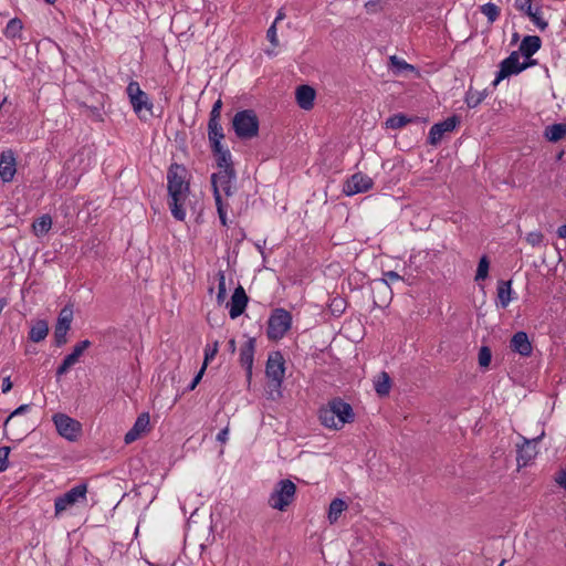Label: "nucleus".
<instances>
[{
    "label": "nucleus",
    "mask_w": 566,
    "mask_h": 566,
    "mask_svg": "<svg viewBox=\"0 0 566 566\" xmlns=\"http://www.w3.org/2000/svg\"><path fill=\"white\" fill-rule=\"evenodd\" d=\"M187 175V168L177 163H172L167 171L168 205L172 217L178 221H184L186 218L184 203L190 192Z\"/></svg>",
    "instance_id": "f257e3e1"
},
{
    "label": "nucleus",
    "mask_w": 566,
    "mask_h": 566,
    "mask_svg": "<svg viewBox=\"0 0 566 566\" xmlns=\"http://www.w3.org/2000/svg\"><path fill=\"white\" fill-rule=\"evenodd\" d=\"M321 423L328 429L339 430L355 420L353 407L340 397L332 398L318 410Z\"/></svg>",
    "instance_id": "f03ea898"
},
{
    "label": "nucleus",
    "mask_w": 566,
    "mask_h": 566,
    "mask_svg": "<svg viewBox=\"0 0 566 566\" xmlns=\"http://www.w3.org/2000/svg\"><path fill=\"white\" fill-rule=\"evenodd\" d=\"M265 375L269 379V395L272 399L282 397L281 387L285 376V359L280 350L270 353Z\"/></svg>",
    "instance_id": "7ed1b4c3"
},
{
    "label": "nucleus",
    "mask_w": 566,
    "mask_h": 566,
    "mask_svg": "<svg viewBox=\"0 0 566 566\" xmlns=\"http://www.w3.org/2000/svg\"><path fill=\"white\" fill-rule=\"evenodd\" d=\"M232 128L241 140H249L258 136L260 120L253 109H242L232 118Z\"/></svg>",
    "instance_id": "20e7f679"
},
{
    "label": "nucleus",
    "mask_w": 566,
    "mask_h": 566,
    "mask_svg": "<svg viewBox=\"0 0 566 566\" xmlns=\"http://www.w3.org/2000/svg\"><path fill=\"white\" fill-rule=\"evenodd\" d=\"M295 493V483L290 479H282L275 483L268 503L272 509L284 512L294 501Z\"/></svg>",
    "instance_id": "39448f33"
},
{
    "label": "nucleus",
    "mask_w": 566,
    "mask_h": 566,
    "mask_svg": "<svg viewBox=\"0 0 566 566\" xmlns=\"http://www.w3.org/2000/svg\"><path fill=\"white\" fill-rule=\"evenodd\" d=\"M291 326L292 314L282 307L274 308L268 319L266 336L270 340H280Z\"/></svg>",
    "instance_id": "423d86ee"
},
{
    "label": "nucleus",
    "mask_w": 566,
    "mask_h": 566,
    "mask_svg": "<svg viewBox=\"0 0 566 566\" xmlns=\"http://www.w3.org/2000/svg\"><path fill=\"white\" fill-rule=\"evenodd\" d=\"M87 484L80 483L54 500V515L61 516L63 512L77 503L86 502Z\"/></svg>",
    "instance_id": "0eeeda50"
},
{
    "label": "nucleus",
    "mask_w": 566,
    "mask_h": 566,
    "mask_svg": "<svg viewBox=\"0 0 566 566\" xmlns=\"http://www.w3.org/2000/svg\"><path fill=\"white\" fill-rule=\"evenodd\" d=\"M126 93L134 112L140 119H146V117L142 115L143 111H147L149 116H153L154 105L148 95L140 88L138 82L130 81L126 87Z\"/></svg>",
    "instance_id": "6e6552de"
},
{
    "label": "nucleus",
    "mask_w": 566,
    "mask_h": 566,
    "mask_svg": "<svg viewBox=\"0 0 566 566\" xmlns=\"http://www.w3.org/2000/svg\"><path fill=\"white\" fill-rule=\"evenodd\" d=\"M237 179V171L234 167H229L228 169H219L218 172L211 175V187L213 191V198H216V191L223 190L227 197H230L234 193L233 184Z\"/></svg>",
    "instance_id": "1a4fd4ad"
},
{
    "label": "nucleus",
    "mask_w": 566,
    "mask_h": 566,
    "mask_svg": "<svg viewBox=\"0 0 566 566\" xmlns=\"http://www.w3.org/2000/svg\"><path fill=\"white\" fill-rule=\"evenodd\" d=\"M52 420L59 434L69 441H75L82 431L81 423L65 413H55Z\"/></svg>",
    "instance_id": "9d476101"
},
{
    "label": "nucleus",
    "mask_w": 566,
    "mask_h": 566,
    "mask_svg": "<svg viewBox=\"0 0 566 566\" xmlns=\"http://www.w3.org/2000/svg\"><path fill=\"white\" fill-rule=\"evenodd\" d=\"M73 310L70 306H64L59 314L54 328V344L56 347H61L66 344V335L71 328Z\"/></svg>",
    "instance_id": "9b49d317"
},
{
    "label": "nucleus",
    "mask_w": 566,
    "mask_h": 566,
    "mask_svg": "<svg viewBox=\"0 0 566 566\" xmlns=\"http://www.w3.org/2000/svg\"><path fill=\"white\" fill-rule=\"evenodd\" d=\"M460 117L458 115H452L446 118L444 120L434 124L430 128L427 140L428 144L431 146H437L441 142L443 135L446 133L453 132L457 128V126L460 125Z\"/></svg>",
    "instance_id": "f8f14e48"
},
{
    "label": "nucleus",
    "mask_w": 566,
    "mask_h": 566,
    "mask_svg": "<svg viewBox=\"0 0 566 566\" xmlns=\"http://www.w3.org/2000/svg\"><path fill=\"white\" fill-rule=\"evenodd\" d=\"M499 67L500 69L496 72L495 78L493 81L494 86H496L504 78L521 73V62L518 52H511V54L500 63Z\"/></svg>",
    "instance_id": "ddd939ff"
},
{
    "label": "nucleus",
    "mask_w": 566,
    "mask_h": 566,
    "mask_svg": "<svg viewBox=\"0 0 566 566\" xmlns=\"http://www.w3.org/2000/svg\"><path fill=\"white\" fill-rule=\"evenodd\" d=\"M373 186L374 181L369 176L356 172L344 184L343 192L346 196H354L370 190Z\"/></svg>",
    "instance_id": "4468645a"
},
{
    "label": "nucleus",
    "mask_w": 566,
    "mask_h": 566,
    "mask_svg": "<svg viewBox=\"0 0 566 566\" xmlns=\"http://www.w3.org/2000/svg\"><path fill=\"white\" fill-rule=\"evenodd\" d=\"M373 303L375 307L387 306L392 298V290L386 279H377L373 281Z\"/></svg>",
    "instance_id": "2eb2a0df"
},
{
    "label": "nucleus",
    "mask_w": 566,
    "mask_h": 566,
    "mask_svg": "<svg viewBox=\"0 0 566 566\" xmlns=\"http://www.w3.org/2000/svg\"><path fill=\"white\" fill-rule=\"evenodd\" d=\"M545 436V432L533 439L523 438V444L517 449V463L518 467H525L528 462L534 459L537 454L536 443L539 442Z\"/></svg>",
    "instance_id": "dca6fc26"
},
{
    "label": "nucleus",
    "mask_w": 566,
    "mask_h": 566,
    "mask_svg": "<svg viewBox=\"0 0 566 566\" xmlns=\"http://www.w3.org/2000/svg\"><path fill=\"white\" fill-rule=\"evenodd\" d=\"M249 303V296L247 295L244 289L241 285H238L230 298V302L227 304V306L230 307L229 315L232 319L238 318L241 316Z\"/></svg>",
    "instance_id": "f3484780"
},
{
    "label": "nucleus",
    "mask_w": 566,
    "mask_h": 566,
    "mask_svg": "<svg viewBox=\"0 0 566 566\" xmlns=\"http://www.w3.org/2000/svg\"><path fill=\"white\" fill-rule=\"evenodd\" d=\"M92 343L88 339H84L78 342L74 347L72 353L66 355L61 363V365L56 369V376L61 377L64 375L69 368H71L73 365H75L78 361V358L82 356L85 349H87Z\"/></svg>",
    "instance_id": "a211bd4d"
},
{
    "label": "nucleus",
    "mask_w": 566,
    "mask_h": 566,
    "mask_svg": "<svg viewBox=\"0 0 566 566\" xmlns=\"http://www.w3.org/2000/svg\"><path fill=\"white\" fill-rule=\"evenodd\" d=\"M255 338L250 337L240 348V365L245 369L247 379L250 382L255 353Z\"/></svg>",
    "instance_id": "6ab92c4d"
},
{
    "label": "nucleus",
    "mask_w": 566,
    "mask_h": 566,
    "mask_svg": "<svg viewBox=\"0 0 566 566\" xmlns=\"http://www.w3.org/2000/svg\"><path fill=\"white\" fill-rule=\"evenodd\" d=\"M17 172V161L14 153L9 149L0 155V178L3 182L12 181Z\"/></svg>",
    "instance_id": "aec40b11"
},
{
    "label": "nucleus",
    "mask_w": 566,
    "mask_h": 566,
    "mask_svg": "<svg viewBox=\"0 0 566 566\" xmlns=\"http://www.w3.org/2000/svg\"><path fill=\"white\" fill-rule=\"evenodd\" d=\"M510 348L512 352L517 353L524 357L531 356L533 350L528 335L523 331H520L513 335L510 343Z\"/></svg>",
    "instance_id": "412c9836"
},
{
    "label": "nucleus",
    "mask_w": 566,
    "mask_h": 566,
    "mask_svg": "<svg viewBox=\"0 0 566 566\" xmlns=\"http://www.w3.org/2000/svg\"><path fill=\"white\" fill-rule=\"evenodd\" d=\"M149 426V415L148 412L140 413L134 426L126 432L124 437V441L126 444H129L134 441H136L143 432L146 431L147 427Z\"/></svg>",
    "instance_id": "4be33fe9"
},
{
    "label": "nucleus",
    "mask_w": 566,
    "mask_h": 566,
    "mask_svg": "<svg viewBox=\"0 0 566 566\" xmlns=\"http://www.w3.org/2000/svg\"><path fill=\"white\" fill-rule=\"evenodd\" d=\"M315 96V90L312 86L305 84L300 85L295 92L296 103L304 111H310L313 108Z\"/></svg>",
    "instance_id": "5701e85b"
},
{
    "label": "nucleus",
    "mask_w": 566,
    "mask_h": 566,
    "mask_svg": "<svg viewBox=\"0 0 566 566\" xmlns=\"http://www.w3.org/2000/svg\"><path fill=\"white\" fill-rule=\"evenodd\" d=\"M542 46V40L537 35H525L518 48V54L524 59L532 57Z\"/></svg>",
    "instance_id": "b1692460"
},
{
    "label": "nucleus",
    "mask_w": 566,
    "mask_h": 566,
    "mask_svg": "<svg viewBox=\"0 0 566 566\" xmlns=\"http://www.w3.org/2000/svg\"><path fill=\"white\" fill-rule=\"evenodd\" d=\"M210 148H211V153L213 155L216 166L218 169H228V166L234 167L233 161H232V155L228 147H224L222 145V146H219V148H217V147H210Z\"/></svg>",
    "instance_id": "393cba45"
},
{
    "label": "nucleus",
    "mask_w": 566,
    "mask_h": 566,
    "mask_svg": "<svg viewBox=\"0 0 566 566\" xmlns=\"http://www.w3.org/2000/svg\"><path fill=\"white\" fill-rule=\"evenodd\" d=\"M512 281L499 280L496 285L497 305L502 308L509 306L512 301Z\"/></svg>",
    "instance_id": "a878e982"
},
{
    "label": "nucleus",
    "mask_w": 566,
    "mask_h": 566,
    "mask_svg": "<svg viewBox=\"0 0 566 566\" xmlns=\"http://www.w3.org/2000/svg\"><path fill=\"white\" fill-rule=\"evenodd\" d=\"M421 122H426V119H422L421 117H418V116L409 117L402 113H398V114H394L392 116L387 118L386 127L390 128V129H399L409 123H421Z\"/></svg>",
    "instance_id": "bb28decb"
},
{
    "label": "nucleus",
    "mask_w": 566,
    "mask_h": 566,
    "mask_svg": "<svg viewBox=\"0 0 566 566\" xmlns=\"http://www.w3.org/2000/svg\"><path fill=\"white\" fill-rule=\"evenodd\" d=\"M224 138L223 128L220 120H208V139L210 147L222 146L221 140Z\"/></svg>",
    "instance_id": "cd10ccee"
},
{
    "label": "nucleus",
    "mask_w": 566,
    "mask_h": 566,
    "mask_svg": "<svg viewBox=\"0 0 566 566\" xmlns=\"http://www.w3.org/2000/svg\"><path fill=\"white\" fill-rule=\"evenodd\" d=\"M544 137L551 143H557L566 137V124L556 123L545 127Z\"/></svg>",
    "instance_id": "c85d7f7f"
},
{
    "label": "nucleus",
    "mask_w": 566,
    "mask_h": 566,
    "mask_svg": "<svg viewBox=\"0 0 566 566\" xmlns=\"http://www.w3.org/2000/svg\"><path fill=\"white\" fill-rule=\"evenodd\" d=\"M49 333L48 322L44 319L36 321L30 328L29 339L39 343L45 339Z\"/></svg>",
    "instance_id": "c756f323"
},
{
    "label": "nucleus",
    "mask_w": 566,
    "mask_h": 566,
    "mask_svg": "<svg viewBox=\"0 0 566 566\" xmlns=\"http://www.w3.org/2000/svg\"><path fill=\"white\" fill-rule=\"evenodd\" d=\"M52 227V218L50 214H43L32 223L33 232L36 237L45 235Z\"/></svg>",
    "instance_id": "7c9ffc66"
},
{
    "label": "nucleus",
    "mask_w": 566,
    "mask_h": 566,
    "mask_svg": "<svg viewBox=\"0 0 566 566\" xmlns=\"http://www.w3.org/2000/svg\"><path fill=\"white\" fill-rule=\"evenodd\" d=\"M391 388V379L386 371H381L375 381V391L378 396H387Z\"/></svg>",
    "instance_id": "2f4dec72"
},
{
    "label": "nucleus",
    "mask_w": 566,
    "mask_h": 566,
    "mask_svg": "<svg viewBox=\"0 0 566 566\" xmlns=\"http://www.w3.org/2000/svg\"><path fill=\"white\" fill-rule=\"evenodd\" d=\"M486 97V91H474L472 87H470L464 97V102L469 108H475L479 106Z\"/></svg>",
    "instance_id": "473e14b6"
},
{
    "label": "nucleus",
    "mask_w": 566,
    "mask_h": 566,
    "mask_svg": "<svg viewBox=\"0 0 566 566\" xmlns=\"http://www.w3.org/2000/svg\"><path fill=\"white\" fill-rule=\"evenodd\" d=\"M347 509V504L344 500L342 499H334L331 504H329V510H328V520L329 522L333 524L335 523L340 513L343 511H345Z\"/></svg>",
    "instance_id": "72a5a7b5"
},
{
    "label": "nucleus",
    "mask_w": 566,
    "mask_h": 566,
    "mask_svg": "<svg viewBox=\"0 0 566 566\" xmlns=\"http://www.w3.org/2000/svg\"><path fill=\"white\" fill-rule=\"evenodd\" d=\"M23 24L19 18H13L9 20L4 29V35L8 39H15L21 36Z\"/></svg>",
    "instance_id": "f704fd0d"
},
{
    "label": "nucleus",
    "mask_w": 566,
    "mask_h": 566,
    "mask_svg": "<svg viewBox=\"0 0 566 566\" xmlns=\"http://www.w3.org/2000/svg\"><path fill=\"white\" fill-rule=\"evenodd\" d=\"M489 269H490V261L486 255H482L480 258V261L478 264L474 280L476 282L485 280L489 275Z\"/></svg>",
    "instance_id": "c9c22d12"
},
{
    "label": "nucleus",
    "mask_w": 566,
    "mask_h": 566,
    "mask_svg": "<svg viewBox=\"0 0 566 566\" xmlns=\"http://www.w3.org/2000/svg\"><path fill=\"white\" fill-rule=\"evenodd\" d=\"M481 12L488 18L490 23L496 21L500 15V9L496 4L488 2L481 7Z\"/></svg>",
    "instance_id": "e433bc0d"
},
{
    "label": "nucleus",
    "mask_w": 566,
    "mask_h": 566,
    "mask_svg": "<svg viewBox=\"0 0 566 566\" xmlns=\"http://www.w3.org/2000/svg\"><path fill=\"white\" fill-rule=\"evenodd\" d=\"M527 17L541 31H545L547 29L548 22L542 18L541 7L534 8L531 12H528Z\"/></svg>",
    "instance_id": "4c0bfd02"
},
{
    "label": "nucleus",
    "mask_w": 566,
    "mask_h": 566,
    "mask_svg": "<svg viewBox=\"0 0 566 566\" xmlns=\"http://www.w3.org/2000/svg\"><path fill=\"white\" fill-rule=\"evenodd\" d=\"M227 296V287H226V275L223 271L218 272V293H217V302L218 304H222Z\"/></svg>",
    "instance_id": "58836bf2"
},
{
    "label": "nucleus",
    "mask_w": 566,
    "mask_h": 566,
    "mask_svg": "<svg viewBox=\"0 0 566 566\" xmlns=\"http://www.w3.org/2000/svg\"><path fill=\"white\" fill-rule=\"evenodd\" d=\"M491 359H492V352H491L490 347L482 346L480 348L479 355H478L479 365L482 368H488L491 364Z\"/></svg>",
    "instance_id": "ea45409f"
},
{
    "label": "nucleus",
    "mask_w": 566,
    "mask_h": 566,
    "mask_svg": "<svg viewBox=\"0 0 566 566\" xmlns=\"http://www.w3.org/2000/svg\"><path fill=\"white\" fill-rule=\"evenodd\" d=\"M214 201H216V207H217V211H218V216H219L220 222H221L222 226H227L228 224V222H227V220H228L227 219V211H226V208H224V205H223L220 191H216Z\"/></svg>",
    "instance_id": "a19ab883"
},
{
    "label": "nucleus",
    "mask_w": 566,
    "mask_h": 566,
    "mask_svg": "<svg viewBox=\"0 0 566 566\" xmlns=\"http://www.w3.org/2000/svg\"><path fill=\"white\" fill-rule=\"evenodd\" d=\"M218 349H219L218 340H216L212 346H210V345L206 346L205 359H203V364H202V366H205V368H207L209 361H211L216 357V355L218 354Z\"/></svg>",
    "instance_id": "79ce46f5"
},
{
    "label": "nucleus",
    "mask_w": 566,
    "mask_h": 566,
    "mask_svg": "<svg viewBox=\"0 0 566 566\" xmlns=\"http://www.w3.org/2000/svg\"><path fill=\"white\" fill-rule=\"evenodd\" d=\"M525 240L532 247H539L544 241V234L541 231H532L526 234Z\"/></svg>",
    "instance_id": "37998d69"
},
{
    "label": "nucleus",
    "mask_w": 566,
    "mask_h": 566,
    "mask_svg": "<svg viewBox=\"0 0 566 566\" xmlns=\"http://www.w3.org/2000/svg\"><path fill=\"white\" fill-rule=\"evenodd\" d=\"M514 7L520 12L524 13L525 15L528 14L534 8H533V0H515Z\"/></svg>",
    "instance_id": "c03bdc74"
},
{
    "label": "nucleus",
    "mask_w": 566,
    "mask_h": 566,
    "mask_svg": "<svg viewBox=\"0 0 566 566\" xmlns=\"http://www.w3.org/2000/svg\"><path fill=\"white\" fill-rule=\"evenodd\" d=\"M10 447H0V472H3L9 467Z\"/></svg>",
    "instance_id": "a18cd8bd"
},
{
    "label": "nucleus",
    "mask_w": 566,
    "mask_h": 566,
    "mask_svg": "<svg viewBox=\"0 0 566 566\" xmlns=\"http://www.w3.org/2000/svg\"><path fill=\"white\" fill-rule=\"evenodd\" d=\"M222 109V101L218 98L210 111L209 120H220Z\"/></svg>",
    "instance_id": "49530a36"
},
{
    "label": "nucleus",
    "mask_w": 566,
    "mask_h": 566,
    "mask_svg": "<svg viewBox=\"0 0 566 566\" xmlns=\"http://www.w3.org/2000/svg\"><path fill=\"white\" fill-rule=\"evenodd\" d=\"M31 408V405L29 403H24V405H21L19 406L17 409H14L9 416L8 418L6 419L4 421V427L9 423V421L15 417V416H20V415H23L27 411H29Z\"/></svg>",
    "instance_id": "de8ad7c7"
},
{
    "label": "nucleus",
    "mask_w": 566,
    "mask_h": 566,
    "mask_svg": "<svg viewBox=\"0 0 566 566\" xmlns=\"http://www.w3.org/2000/svg\"><path fill=\"white\" fill-rule=\"evenodd\" d=\"M266 39L270 41V43L273 46H277L279 45L275 22H273L272 25L268 29V31H266Z\"/></svg>",
    "instance_id": "09e8293b"
},
{
    "label": "nucleus",
    "mask_w": 566,
    "mask_h": 566,
    "mask_svg": "<svg viewBox=\"0 0 566 566\" xmlns=\"http://www.w3.org/2000/svg\"><path fill=\"white\" fill-rule=\"evenodd\" d=\"M381 2L382 0H369L365 3V8L369 13H377L382 9Z\"/></svg>",
    "instance_id": "8fccbe9b"
},
{
    "label": "nucleus",
    "mask_w": 566,
    "mask_h": 566,
    "mask_svg": "<svg viewBox=\"0 0 566 566\" xmlns=\"http://www.w3.org/2000/svg\"><path fill=\"white\" fill-rule=\"evenodd\" d=\"M205 371H206L205 366H201L200 370L196 374V376L193 377L191 382L187 386V388H186L187 391H192L198 386V384L200 382Z\"/></svg>",
    "instance_id": "3c124183"
},
{
    "label": "nucleus",
    "mask_w": 566,
    "mask_h": 566,
    "mask_svg": "<svg viewBox=\"0 0 566 566\" xmlns=\"http://www.w3.org/2000/svg\"><path fill=\"white\" fill-rule=\"evenodd\" d=\"M390 61L394 65H397L399 70H406V69H412V66L410 64H408L407 62L405 61H401L399 60L396 55H392L390 57Z\"/></svg>",
    "instance_id": "603ef678"
},
{
    "label": "nucleus",
    "mask_w": 566,
    "mask_h": 566,
    "mask_svg": "<svg viewBox=\"0 0 566 566\" xmlns=\"http://www.w3.org/2000/svg\"><path fill=\"white\" fill-rule=\"evenodd\" d=\"M344 304H345V302H344V300H342V298H340V300H334V301H333V304H332V306H334V307L332 308V312H333L334 314H335V313L342 314V313L344 312V310H345Z\"/></svg>",
    "instance_id": "864d4df0"
},
{
    "label": "nucleus",
    "mask_w": 566,
    "mask_h": 566,
    "mask_svg": "<svg viewBox=\"0 0 566 566\" xmlns=\"http://www.w3.org/2000/svg\"><path fill=\"white\" fill-rule=\"evenodd\" d=\"M384 279H386L387 281H400L402 280V276H400L396 271H387V272H384Z\"/></svg>",
    "instance_id": "5fc2aeb1"
},
{
    "label": "nucleus",
    "mask_w": 566,
    "mask_h": 566,
    "mask_svg": "<svg viewBox=\"0 0 566 566\" xmlns=\"http://www.w3.org/2000/svg\"><path fill=\"white\" fill-rule=\"evenodd\" d=\"M12 381L10 379V377H6L2 379V385H1V391L2 394H7L9 392L11 389H12Z\"/></svg>",
    "instance_id": "6e6d98bb"
},
{
    "label": "nucleus",
    "mask_w": 566,
    "mask_h": 566,
    "mask_svg": "<svg viewBox=\"0 0 566 566\" xmlns=\"http://www.w3.org/2000/svg\"><path fill=\"white\" fill-rule=\"evenodd\" d=\"M537 64V61L530 57L525 59L523 62H521V72L525 71L526 69L534 66Z\"/></svg>",
    "instance_id": "4d7b16f0"
},
{
    "label": "nucleus",
    "mask_w": 566,
    "mask_h": 566,
    "mask_svg": "<svg viewBox=\"0 0 566 566\" xmlns=\"http://www.w3.org/2000/svg\"><path fill=\"white\" fill-rule=\"evenodd\" d=\"M228 434H229V429L228 428H223L222 430L219 431V433L217 434V440L221 443H224L227 440H228Z\"/></svg>",
    "instance_id": "13d9d810"
},
{
    "label": "nucleus",
    "mask_w": 566,
    "mask_h": 566,
    "mask_svg": "<svg viewBox=\"0 0 566 566\" xmlns=\"http://www.w3.org/2000/svg\"><path fill=\"white\" fill-rule=\"evenodd\" d=\"M228 349L231 354H234L235 350H237V344H235V339L234 338H231L229 342H228Z\"/></svg>",
    "instance_id": "bf43d9fd"
},
{
    "label": "nucleus",
    "mask_w": 566,
    "mask_h": 566,
    "mask_svg": "<svg viewBox=\"0 0 566 566\" xmlns=\"http://www.w3.org/2000/svg\"><path fill=\"white\" fill-rule=\"evenodd\" d=\"M557 235L562 239L566 238V224L559 226L557 229Z\"/></svg>",
    "instance_id": "052dcab7"
},
{
    "label": "nucleus",
    "mask_w": 566,
    "mask_h": 566,
    "mask_svg": "<svg viewBox=\"0 0 566 566\" xmlns=\"http://www.w3.org/2000/svg\"><path fill=\"white\" fill-rule=\"evenodd\" d=\"M283 18H284V13H283V11L281 9V10H279L277 15H276L274 22L276 23L279 20H282Z\"/></svg>",
    "instance_id": "680f3d73"
},
{
    "label": "nucleus",
    "mask_w": 566,
    "mask_h": 566,
    "mask_svg": "<svg viewBox=\"0 0 566 566\" xmlns=\"http://www.w3.org/2000/svg\"><path fill=\"white\" fill-rule=\"evenodd\" d=\"M518 38H520L518 33L515 32L512 36V43H515L518 40Z\"/></svg>",
    "instance_id": "e2e57ef3"
},
{
    "label": "nucleus",
    "mask_w": 566,
    "mask_h": 566,
    "mask_svg": "<svg viewBox=\"0 0 566 566\" xmlns=\"http://www.w3.org/2000/svg\"><path fill=\"white\" fill-rule=\"evenodd\" d=\"M563 155H564V153H563V151H560V153L557 155V160H560V159H562V157H563Z\"/></svg>",
    "instance_id": "0e129e2a"
},
{
    "label": "nucleus",
    "mask_w": 566,
    "mask_h": 566,
    "mask_svg": "<svg viewBox=\"0 0 566 566\" xmlns=\"http://www.w3.org/2000/svg\"><path fill=\"white\" fill-rule=\"evenodd\" d=\"M56 0H45L46 3L53 4Z\"/></svg>",
    "instance_id": "69168bd1"
},
{
    "label": "nucleus",
    "mask_w": 566,
    "mask_h": 566,
    "mask_svg": "<svg viewBox=\"0 0 566 566\" xmlns=\"http://www.w3.org/2000/svg\"><path fill=\"white\" fill-rule=\"evenodd\" d=\"M256 247H258L259 251H260L261 253H263L262 247H261V245H259V244H258Z\"/></svg>",
    "instance_id": "338daca9"
},
{
    "label": "nucleus",
    "mask_w": 566,
    "mask_h": 566,
    "mask_svg": "<svg viewBox=\"0 0 566 566\" xmlns=\"http://www.w3.org/2000/svg\"><path fill=\"white\" fill-rule=\"evenodd\" d=\"M505 562H506V560H505V559H503V560L500 563V565H499V566H503V565L505 564Z\"/></svg>",
    "instance_id": "774afa93"
}]
</instances>
